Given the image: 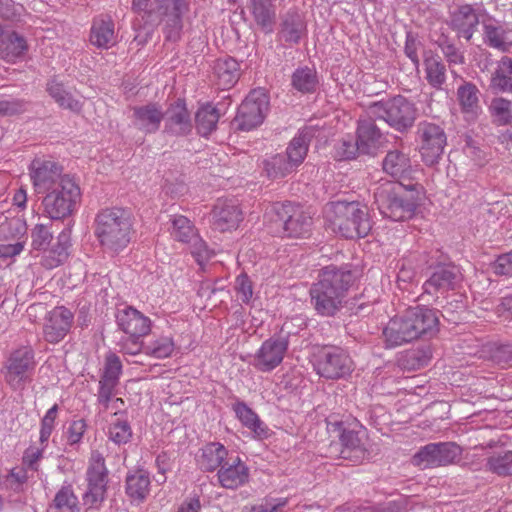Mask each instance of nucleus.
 <instances>
[{
    "mask_svg": "<svg viewBox=\"0 0 512 512\" xmlns=\"http://www.w3.org/2000/svg\"><path fill=\"white\" fill-rule=\"evenodd\" d=\"M413 172L407 155L399 151H391L386 155V174L395 180L389 188L386 187L389 193L386 218L393 221L410 219L424 200V189L413 180Z\"/></svg>",
    "mask_w": 512,
    "mask_h": 512,
    "instance_id": "nucleus-1",
    "label": "nucleus"
},
{
    "mask_svg": "<svg viewBox=\"0 0 512 512\" xmlns=\"http://www.w3.org/2000/svg\"><path fill=\"white\" fill-rule=\"evenodd\" d=\"M437 312L426 307H411L391 318L386 325V348L397 347L432 335L438 327Z\"/></svg>",
    "mask_w": 512,
    "mask_h": 512,
    "instance_id": "nucleus-2",
    "label": "nucleus"
},
{
    "mask_svg": "<svg viewBox=\"0 0 512 512\" xmlns=\"http://www.w3.org/2000/svg\"><path fill=\"white\" fill-rule=\"evenodd\" d=\"M354 280L355 276L350 270L326 267L320 280L310 289L315 310L323 316L334 315Z\"/></svg>",
    "mask_w": 512,
    "mask_h": 512,
    "instance_id": "nucleus-3",
    "label": "nucleus"
},
{
    "mask_svg": "<svg viewBox=\"0 0 512 512\" xmlns=\"http://www.w3.org/2000/svg\"><path fill=\"white\" fill-rule=\"evenodd\" d=\"M325 213L333 230L344 238L365 237L371 229L367 210L359 202H331L327 204Z\"/></svg>",
    "mask_w": 512,
    "mask_h": 512,
    "instance_id": "nucleus-4",
    "label": "nucleus"
},
{
    "mask_svg": "<svg viewBox=\"0 0 512 512\" xmlns=\"http://www.w3.org/2000/svg\"><path fill=\"white\" fill-rule=\"evenodd\" d=\"M95 224V235L103 247L113 252L127 247L131 239L132 224L123 209L101 210L96 216Z\"/></svg>",
    "mask_w": 512,
    "mask_h": 512,
    "instance_id": "nucleus-5",
    "label": "nucleus"
},
{
    "mask_svg": "<svg viewBox=\"0 0 512 512\" xmlns=\"http://www.w3.org/2000/svg\"><path fill=\"white\" fill-rule=\"evenodd\" d=\"M44 194L43 212L52 220H62L71 216L81 199L80 188L73 179L65 180L62 185Z\"/></svg>",
    "mask_w": 512,
    "mask_h": 512,
    "instance_id": "nucleus-6",
    "label": "nucleus"
},
{
    "mask_svg": "<svg viewBox=\"0 0 512 512\" xmlns=\"http://www.w3.org/2000/svg\"><path fill=\"white\" fill-rule=\"evenodd\" d=\"M271 212L273 213L272 221L283 229L285 236L300 238L310 233L312 217L300 206L290 202L275 203Z\"/></svg>",
    "mask_w": 512,
    "mask_h": 512,
    "instance_id": "nucleus-7",
    "label": "nucleus"
},
{
    "mask_svg": "<svg viewBox=\"0 0 512 512\" xmlns=\"http://www.w3.org/2000/svg\"><path fill=\"white\" fill-rule=\"evenodd\" d=\"M416 142L422 161L427 166H433L442 158L447 136L440 125L421 121L417 125Z\"/></svg>",
    "mask_w": 512,
    "mask_h": 512,
    "instance_id": "nucleus-8",
    "label": "nucleus"
},
{
    "mask_svg": "<svg viewBox=\"0 0 512 512\" xmlns=\"http://www.w3.org/2000/svg\"><path fill=\"white\" fill-rule=\"evenodd\" d=\"M30 178L37 193H46L72 178L63 173V167L53 161L35 158L29 166Z\"/></svg>",
    "mask_w": 512,
    "mask_h": 512,
    "instance_id": "nucleus-9",
    "label": "nucleus"
},
{
    "mask_svg": "<svg viewBox=\"0 0 512 512\" xmlns=\"http://www.w3.org/2000/svg\"><path fill=\"white\" fill-rule=\"evenodd\" d=\"M268 106V96L262 90L250 92L239 106L233 124L242 131L254 129L263 122Z\"/></svg>",
    "mask_w": 512,
    "mask_h": 512,
    "instance_id": "nucleus-10",
    "label": "nucleus"
},
{
    "mask_svg": "<svg viewBox=\"0 0 512 512\" xmlns=\"http://www.w3.org/2000/svg\"><path fill=\"white\" fill-rule=\"evenodd\" d=\"M317 373L327 379L344 377L351 371L350 357L339 348L323 347L314 354Z\"/></svg>",
    "mask_w": 512,
    "mask_h": 512,
    "instance_id": "nucleus-11",
    "label": "nucleus"
},
{
    "mask_svg": "<svg viewBox=\"0 0 512 512\" xmlns=\"http://www.w3.org/2000/svg\"><path fill=\"white\" fill-rule=\"evenodd\" d=\"M460 454V447L454 443H430L421 447L411 461L414 466L426 469L453 463Z\"/></svg>",
    "mask_w": 512,
    "mask_h": 512,
    "instance_id": "nucleus-12",
    "label": "nucleus"
},
{
    "mask_svg": "<svg viewBox=\"0 0 512 512\" xmlns=\"http://www.w3.org/2000/svg\"><path fill=\"white\" fill-rule=\"evenodd\" d=\"M153 11L164 16V33L166 40L176 42L180 39L183 28L182 16L189 9L186 0H154Z\"/></svg>",
    "mask_w": 512,
    "mask_h": 512,
    "instance_id": "nucleus-13",
    "label": "nucleus"
},
{
    "mask_svg": "<svg viewBox=\"0 0 512 512\" xmlns=\"http://www.w3.org/2000/svg\"><path fill=\"white\" fill-rule=\"evenodd\" d=\"M334 431H339V440L342 446L340 455L343 459H350L353 462L361 461L365 456L364 438L366 432L360 425L351 428L342 422L330 423Z\"/></svg>",
    "mask_w": 512,
    "mask_h": 512,
    "instance_id": "nucleus-14",
    "label": "nucleus"
},
{
    "mask_svg": "<svg viewBox=\"0 0 512 512\" xmlns=\"http://www.w3.org/2000/svg\"><path fill=\"white\" fill-rule=\"evenodd\" d=\"M287 349L286 338H269L254 355L253 366L261 372H270L282 363Z\"/></svg>",
    "mask_w": 512,
    "mask_h": 512,
    "instance_id": "nucleus-15",
    "label": "nucleus"
},
{
    "mask_svg": "<svg viewBox=\"0 0 512 512\" xmlns=\"http://www.w3.org/2000/svg\"><path fill=\"white\" fill-rule=\"evenodd\" d=\"M417 117L415 105L403 96H396L386 106V123L399 132L408 131Z\"/></svg>",
    "mask_w": 512,
    "mask_h": 512,
    "instance_id": "nucleus-16",
    "label": "nucleus"
},
{
    "mask_svg": "<svg viewBox=\"0 0 512 512\" xmlns=\"http://www.w3.org/2000/svg\"><path fill=\"white\" fill-rule=\"evenodd\" d=\"M35 361L33 350L29 347H22L14 351L7 363L6 380L13 387H19L28 380L30 373L34 370Z\"/></svg>",
    "mask_w": 512,
    "mask_h": 512,
    "instance_id": "nucleus-17",
    "label": "nucleus"
},
{
    "mask_svg": "<svg viewBox=\"0 0 512 512\" xmlns=\"http://www.w3.org/2000/svg\"><path fill=\"white\" fill-rule=\"evenodd\" d=\"M171 235L179 242L190 244L192 247L191 253L197 258L198 262L209 257L204 241L198 236L187 217L178 215L172 219Z\"/></svg>",
    "mask_w": 512,
    "mask_h": 512,
    "instance_id": "nucleus-18",
    "label": "nucleus"
},
{
    "mask_svg": "<svg viewBox=\"0 0 512 512\" xmlns=\"http://www.w3.org/2000/svg\"><path fill=\"white\" fill-rule=\"evenodd\" d=\"M121 371L120 359L116 355H109L105 361L97 395L98 402L104 407V410L109 408L110 401L116 393Z\"/></svg>",
    "mask_w": 512,
    "mask_h": 512,
    "instance_id": "nucleus-19",
    "label": "nucleus"
},
{
    "mask_svg": "<svg viewBox=\"0 0 512 512\" xmlns=\"http://www.w3.org/2000/svg\"><path fill=\"white\" fill-rule=\"evenodd\" d=\"M88 490L84 494V502L90 506L101 503L105 498L107 469L104 458L100 455L94 460L87 471Z\"/></svg>",
    "mask_w": 512,
    "mask_h": 512,
    "instance_id": "nucleus-20",
    "label": "nucleus"
},
{
    "mask_svg": "<svg viewBox=\"0 0 512 512\" xmlns=\"http://www.w3.org/2000/svg\"><path fill=\"white\" fill-rule=\"evenodd\" d=\"M480 22V10L472 5L465 4L455 7L450 13V25L466 40H470L477 30Z\"/></svg>",
    "mask_w": 512,
    "mask_h": 512,
    "instance_id": "nucleus-21",
    "label": "nucleus"
},
{
    "mask_svg": "<svg viewBox=\"0 0 512 512\" xmlns=\"http://www.w3.org/2000/svg\"><path fill=\"white\" fill-rule=\"evenodd\" d=\"M73 321L72 312L63 307H55L49 312L43 328L44 338L49 343L60 342L69 332Z\"/></svg>",
    "mask_w": 512,
    "mask_h": 512,
    "instance_id": "nucleus-22",
    "label": "nucleus"
},
{
    "mask_svg": "<svg viewBox=\"0 0 512 512\" xmlns=\"http://www.w3.org/2000/svg\"><path fill=\"white\" fill-rule=\"evenodd\" d=\"M164 133L172 136H185L192 130V122L190 113L188 112L185 102L178 99L171 104L164 112Z\"/></svg>",
    "mask_w": 512,
    "mask_h": 512,
    "instance_id": "nucleus-23",
    "label": "nucleus"
},
{
    "mask_svg": "<svg viewBox=\"0 0 512 512\" xmlns=\"http://www.w3.org/2000/svg\"><path fill=\"white\" fill-rule=\"evenodd\" d=\"M214 229L225 232L236 229L242 221V211L236 200L219 199L212 211Z\"/></svg>",
    "mask_w": 512,
    "mask_h": 512,
    "instance_id": "nucleus-24",
    "label": "nucleus"
},
{
    "mask_svg": "<svg viewBox=\"0 0 512 512\" xmlns=\"http://www.w3.org/2000/svg\"><path fill=\"white\" fill-rule=\"evenodd\" d=\"M116 320L119 328L132 339H140L150 332V319L133 307L119 310Z\"/></svg>",
    "mask_w": 512,
    "mask_h": 512,
    "instance_id": "nucleus-25",
    "label": "nucleus"
},
{
    "mask_svg": "<svg viewBox=\"0 0 512 512\" xmlns=\"http://www.w3.org/2000/svg\"><path fill=\"white\" fill-rule=\"evenodd\" d=\"M462 279L460 270L453 265L438 267L423 284L425 293L437 294L453 290Z\"/></svg>",
    "mask_w": 512,
    "mask_h": 512,
    "instance_id": "nucleus-26",
    "label": "nucleus"
},
{
    "mask_svg": "<svg viewBox=\"0 0 512 512\" xmlns=\"http://www.w3.org/2000/svg\"><path fill=\"white\" fill-rule=\"evenodd\" d=\"M307 34L304 16L297 11H288L281 17L278 37L286 44H298Z\"/></svg>",
    "mask_w": 512,
    "mask_h": 512,
    "instance_id": "nucleus-27",
    "label": "nucleus"
},
{
    "mask_svg": "<svg viewBox=\"0 0 512 512\" xmlns=\"http://www.w3.org/2000/svg\"><path fill=\"white\" fill-rule=\"evenodd\" d=\"M134 125L145 133H155L164 119V112L156 103L133 107Z\"/></svg>",
    "mask_w": 512,
    "mask_h": 512,
    "instance_id": "nucleus-28",
    "label": "nucleus"
},
{
    "mask_svg": "<svg viewBox=\"0 0 512 512\" xmlns=\"http://www.w3.org/2000/svg\"><path fill=\"white\" fill-rule=\"evenodd\" d=\"M457 101L461 112L468 121H474L481 113L479 90L470 82H463L457 89Z\"/></svg>",
    "mask_w": 512,
    "mask_h": 512,
    "instance_id": "nucleus-29",
    "label": "nucleus"
},
{
    "mask_svg": "<svg viewBox=\"0 0 512 512\" xmlns=\"http://www.w3.org/2000/svg\"><path fill=\"white\" fill-rule=\"evenodd\" d=\"M217 477L222 487L236 489L244 485L249 478L248 467L237 457L231 464H224L218 470Z\"/></svg>",
    "mask_w": 512,
    "mask_h": 512,
    "instance_id": "nucleus-30",
    "label": "nucleus"
},
{
    "mask_svg": "<svg viewBox=\"0 0 512 512\" xmlns=\"http://www.w3.org/2000/svg\"><path fill=\"white\" fill-rule=\"evenodd\" d=\"M381 130L372 120H361L357 128V144L360 153L373 155L381 145Z\"/></svg>",
    "mask_w": 512,
    "mask_h": 512,
    "instance_id": "nucleus-31",
    "label": "nucleus"
},
{
    "mask_svg": "<svg viewBox=\"0 0 512 512\" xmlns=\"http://www.w3.org/2000/svg\"><path fill=\"white\" fill-rule=\"evenodd\" d=\"M28 46L25 38L11 29L0 31V56L8 62L22 57Z\"/></svg>",
    "mask_w": 512,
    "mask_h": 512,
    "instance_id": "nucleus-32",
    "label": "nucleus"
},
{
    "mask_svg": "<svg viewBox=\"0 0 512 512\" xmlns=\"http://www.w3.org/2000/svg\"><path fill=\"white\" fill-rule=\"evenodd\" d=\"M484 41L490 47L502 52H507L512 48V31L503 25L484 21Z\"/></svg>",
    "mask_w": 512,
    "mask_h": 512,
    "instance_id": "nucleus-33",
    "label": "nucleus"
},
{
    "mask_svg": "<svg viewBox=\"0 0 512 512\" xmlns=\"http://www.w3.org/2000/svg\"><path fill=\"white\" fill-rule=\"evenodd\" d=\"M239 70V63L235 59H217L213 66V75L218 87L223 90L231 88L238 81Z\"/></svg>",
    "mask_w": 512,
    "mask_h": 512,
    "instance_id": "nucleus-34",
    "label": "nucleus"
},
{
    "mask_svg": "<svg viewBox=\"0 0 512 512\" xmlns=\"http://www.w3.org/2000/svg\"><path fill=\"white\" fill-rule=\"evenodd\" d=\"M90 41L98 48L108 49L116 43L114 22L110 17H99L94 19Z\"/></svg>",
    "mask_w": 512,
    "mask_h": 512,
    "instance_id": "nucleus-35",
    "label": "nucleus"
},
{
    "mask_svg": "<svg viewBox=\"0 0 512 512\" xmlns=\"http://www.w3.org/2000/svg\"><path fill=\"white\" fill-rule=\"evenodd\" d=\"M248 9L258 26L265 32L272 31L276 13L271 0H249Z\"/></svg>",
    "mask_w": 512,
    "mask_h": 512,
    "instance_id": "nucleus-36",
    "label": "nucleus"
},
{
    "mask_svg": "<svg viewBox=\"0 0 512 512\" xmlns=\"http://www.w3.org/2000/svg\"><path fill=\"white\" fill-rule=\"evenodd\" d=\"M424 67L428 83L436 89L441 88L446 80V68L441 58L432 51H425Z\"/></svg>",
    "mask_w": 512,
    "mask_h": 512,
    "instance_id": "nucleus-37",
    "label": "nucleus"
},
{
    "mask_svg": "<svg viewBox=\"0 0 512 512\" xmlns=\"http://www.w3.org/2000/svg\"><path fill=\"white\" fill-rule=\"evenodd\" d=\"M234 411L241 423L250 429L258 438H265L268 435L267 427L259 419L258 415L249 408L244 402H238L234 405Z\"/></svg>",
    "mask_w": 512,
    "mask_h": 512,
    "instance_id": "nucleus-38",
    "label": "nucleus"
},
{
    "mask_svg": "<svg viewBox=\"0 0 512 512\" xmlns=\"http://www.w3.org/2000/svg\"><path fill=\"white\" fill-rule=\"evenodd\" d=\"M490 87L500 92H512V59L503 57L497 63L490 80Z\"/></svg>",
    "mask_w": 512,
    "mask_h": 512,
    "instance_id": "nucleus-39",
    "label": "nucleus"
},
{
    "mask_svg": "<svg viewBox=\"0 0 512 512\" xmlns=\"http://www.w3.org/2000/svg\"><path fill=\"white\" fill-rule=\"evenodd\" d=\"M226 448L220 443H209L202 449V455L199 460L201 469L205 471H214L223 466L227 456Z\"/></svg>",
    "mask_w": 512,
    "mask_h": 512,
    "instance_id": "nucleus-40",
    "label": "nucleus"
},
{
    "mask_svg": "<svg viewBox=\"0 0 512 512\" xmlns=\"http://www.w3.org/2000/svg\"><path fill=\"white\" fill-rule=\"evenodd\" d=\"M47 91L55 102L64 109H69L72 112H80L82 103L75 99L70 92H68L64 85L56 80H51L47 84Z\"/></svg>",
    "mask_w": 512,
    "mask_h": 512,
    "instance_id": "nucleus-41",
    "label": "nucleus"
},
{
    "mask_svg": "<svg viewBox=\"0 0 512 512\" xmlns=\"http://www.w3.org/2000/svg\"><path fill=\"white\" fill-rule=\"evenodd\" d=\"M310 140L311 135L308 132H300L290 141L285 155L295 168L304 161Z\"/></svg>",
    "mask_w": 512,
    "mask_h": 512,
    "instance_id": "nucleus-42",
    "label": "nucleus"
},
{
    "mask_svg": "<svg viewBox=\"0 0 512 512\" xmlns=\"http://www.w3.org/2000/svg\"><path fill=\"white\" fill-rule=\"evenodd\" d=\"M70 246V235L68 232H61L57 237V242L48 251V255L44 260L47 268H53L61 265L68 258V248Z\"/></svg>",
    "mask_w": 512,
    "mask_h": 512,
    "instance_id": "nucleus-43",
    "label": "nucleus"
},
{
    "mask_svg": "<svg viewBox=\"0 0 512 512\" xmlns=\"http://www.w3.org/2000/svg\"><path fill=\"white\" fill-rule=\"evenodd\" d=\"M220 114L218 110L210 105H204L198 109L195 115L196 128L202 136L209 135L216 129Z\"/></svg>",
    "mask_w": 512,
    "mask_h": 512,
    "instance_id": "nucleus-44",
    "label": "nucleus"
},
{
    "mask_svg": "<svg viewBox=\"0 0 512 512\" xmlns=\"http://www.w3.org/2000/svg\"><path fill=\"white\" fill-rule=\"evenodd\" d=\"M150 479L143 470H138L126 478V492L134 499L143 500L149 492Z\"/></svg>",
    "mask_w": 512,
    "mask_h": 512,
    "instance_id": "nucleus-45",
    "label": "nucleus"
},
{
    "mask_svg": "<svg viewBox=\"0 0 512 512\" xmlns=\"http://www.w3.org/2000/svg\"><path fill=\"white\" fill-rule=\"evenodd\" d=\"M26 232L25 223L18 217H9L0 210V240L17 238Z\"/></svg>",
    "mask_w": 512,
    "mask_h": 512,
    "instance_id": "nucleus-46",
    "label": "nucleus"
},
{
    "mask_svg": "<svg viewBox=\"0 0 512 512\" xmlns=\"http://www.w3.org/2000/svg\"><path fill=\"white\" fill-rule=\"evenodd\" d=\"M264 169L270 178H282L295 170L286 155L277 154L264 161Z\"/></svg>",
    "mask_w": 512,
    "mask_h": 512,
    "instance_id": "nucleus-47",
    "label": "nucleus"
},
{
    "mask_svg": "<svg viewBox=\"0 0 512 512\" xmlns=\"http://www.w3.org/2000/svg\"><path fill=\"white\" fill-rule=\"evenodd\" d=\"M316 84V72L311 68H298L292 75V85L300 92H312L315 90Z\"/></svg>",
    "mask_w": 512,
    "mask_h": 512,
    "instance_id": "nucleus-48",
    "label": "nucleus"
},
{
    "mask_svg": "<svg viewBox=\"0 0 512 512\" xmlns=\"http://www.w3.org/2000/svg\"><path fill=\"white\" fill-rule=\"evenodd\" d=\"M53 506L61 511L79 512L77 497L71 486H63L55 495Z\"/></svg>",
    "mask_w": 512,
    "mask_h": 512,
    "instance_id": "nucleus-49",
    "label": "nucleus"
},
{
    "mask_svg": "<svg viewBox=\"0 0 512 512\" xmlns=\"http://www.w3.org/2000/svg\"><path fill=\"white\" fill-rule=\"evenodd\" d=\"M487 466L491 472L499 476L512 475V451L489 457Z\"/></svg>",
    "mask_w": 512,
    "mask_h": 512,
    "instance_id": "nucleus-50",
    "label": "nucleus"
},
{
    "mask_svg": "<svg viewBox=\"0 0 512 512\" xmlns=\"http://www.w3.org/2000/svg\"><path fill=\"white\" fill-rule=\"evenodd\" d=\"M174 350L173 340L169 337H161L149 344L143 346V351L155 358H166Z\"/></svg>",
    "mask_w": 512,
    "mask_h": 512,
    "instance_id": "nucleus-51",
    "label": "nucleus"
},
{
    "mask_svg": "<svg viewBox=\"0 0 512 512\" xmlns=\"http://www.w3.org/2000/svg\"><path fill=\"white\" fill-rule=\"evenodd\" d=\"M132 436L130 424L126 420L117 419L110 424L109 438L114 443L120 445L127 443Z\"/></svg>",
    "mask_w": 512,
    "mask_h": 512,
    "instance_id": "nucleus-52",
    "label": "nucleus"
},
{
    "mask_svg": "<svg viewBox=\"0 0 512 512\" xmlns=\"http://www.w3.org/2000/svg\"><path fill=\"white\" fill-rule=\"evenodd\" d=\"M512 103L504 98H495L490 105L492 115L500 124H506L512 118Z\"/></svg>",
    "mask_w": 512,
    "mask_h": 512,
    "instance_id": "nucleus-53",
    "label": "nucleus"
},
{
    "mask_svg": "<svg viewBox=\"0 0 512 512\" xmlns=\"http://www.w3.org/2000/svg\"><path fill=\"white\" fill-rule=\"evenodd\" d=\"M53 235L48 227L37 224L31 231V245L35 250H46L52 241Z\"/></svg>",
    "mask_w": 512,
    "mask_h": 512,
    "instance_id": "nucleus-54",
    "label": "nucleus"
},
{
    "mask_svg": "<svg viewBox=\"0 0 512 512\" xmlns=\"http://www.w3.org/2000/svg\"><path fill=\"white\" fill-rule=\"evenodd\" d=\"M360 152V148L357 141H354L351 137L348 139H342L339 141L335 148V158L337 160H351L354 159Z\"/></svg>",
    "mask_w": 512,
    "mask_h": 512,
    "instance_id": "nucleus-55",
    "label": "nucleus"
},
{
    "mask_svg": "<svg viewBox=\"0 0 512 512\" xmlns=\"http://www.w3.org/2000/svg\"><path fill=\"white\" fill-rule=\"evenodd\" d=\"M58 406L53 405L45 414L42 419L41 430H40V441L41 443L46 442L53 430L54 421L57 416Z\"/></svg>",
    "mask_w": 512,
    "mask_h": 512,
    "instance_id": "nucleus-56",
    "label": "nucleus"
},
{
    "mask_svg": "<svg viewBox=\"0 0 512 512\" xmlns=\"http://www.w3.org/2000/svg\"><path fill=\"white\" fill-rule=\"evenodd\" d=\"M235 289L243 303H249L253 296L252 283L246 274H241L236 278Z\"/></svg>",
    "mask_w": 512,
    "mask_h": 512,
    "instance_id": "nucleus-57",
    "label": "nucleus"
},
{
    "mask_svg": "<svg viewBox=\"0 0 512 512\" xmlns=\"http://www.w3.org/2000/svg\"><path fill=\"white\" fill-rule=\"evenodd\" d=\"M493 270L498 275L512 276V251L499 256L493 264Z\"/></svg>",
    "mask_w": 512,
    "mask_h": 512,
    "instance_id": "nucleus-58",
    "label": "nucleus"
},
{
    "mask_svg": "<svg viewBox=\"0 0 512 512\" xmlns=\"http://www.w3.org/2000/svg\"><path fill=\"white\" fill-rule=\"evenodd\" d=\"M464 153L470 157L477 165H482L486 161V153L475 142H467Z\"/></svg>",
    "mask_w": 512,
    "mask_h": 512,
    "instance_id": "nucleus-59",
    "label": "nucleus"
},
{
    "mask_svg": "<svg viewBox=\"0 0 512 512\" xmlns=\"http://www.w3.org/2000/svg\"><path fill=\"white\" fill-rule=\"evenodd\" d=\"M86 429V423L83 419L73 421L68 428V441L70 444L78 443Z\"/></svg>",
    "mask_w": 512,
    "mask_h": 512,
    "instance_id": "nucleus-60",
    "label": "nucleus"
},
{
    "mask_svg": "<svg viewBox=\"0 0 512 512\" xmlns=\"http://www.w3.org/2000/svg\"><path fill=\"white\" fill-rule=\"evenodd\" d=\"M443 54L447 58L448 62L452 64H461L463 63V55L457 50V48L446 41L439 44Z\"/></svg>",
    "mask_w": 512,
    "mask_h": 512,
    "instance_id": "nucleus-61",
    "label": "nucleus"
},
{
    "mask_svg": "<svg viewBox=\"0 0 512 512\" xmlns=\"http://www.w3.org/2000/svg\"><path fill=\"white\" fill-rule=\"evenodd\" d=\"M24 248L23 242L17 241L13 244H0V257L12 258L22 252Z\"/></svg>",
    "mask_w": 512,
    "mask_h": 512,
    "instance_id": "nucleus-62",
    "label": "nucleus"
},
{
    "mask_svg": "<svg viewBox=\"0 0 512 512\" xmlns=\"http://www.w3.org/2000/svg\"><path fill=\"white\" fill-rule=\"evenodd\" d=\"M420 47V43L411 36L407 37L405 45V53L411 59L415 66L419 65V58L417 50Z\"/></svg>",
    "mask_w": 512,
    "mask_h": 512,
    "instance_id": "nucleus-63",
    "label": "nucleus"
},
{
    "mask_svg": "<svg viewBox=\"0 0 512 512\" xmlns=\"http://www.w3.org/2000/svg\"><path fill=\"white\" fill-rule=\"evenodd\" d=\"M42 451L36 448H29L26 450L23 461L28 465L29 468L36 470L35 467L37 461L41 458Z\"/></svg>",
    "mask_w": 512,
    "mask_h": 512,
    "instance_id": "nucleus-64",
    "label": "nucleus"
}]
</instances>
